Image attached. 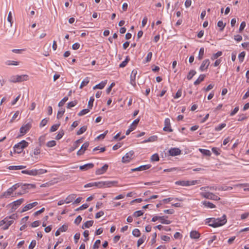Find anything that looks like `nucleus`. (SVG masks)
Instances as JSON below:
<instances>
[{"mask_svg": "<svg viewBox=\"0 0 249 249\" xmlns=\"http://www.w3.org/2000/svg\"><path fill=\"white\" fill-rule=\"evenodd\" d=\"M227 222L226 216L223 215L219 218H208L206 219V223L211 227L216 228L224 225Z\"/></svg>", "mask_w": 249, "mask_h": 249, "instance_id": "f257e3e1", "label": "nucleus"}, {"mask_svg": "<svg viewBox=\"0 0 249 249\" xmlns=\"http://www.w3.org/2000/svg\"><path fill=\"white\" fill-rule=\"evenodd\" d=\"M47 172V170L43 169H32V170H22L21 173L24 174H28L30 176H37L41 174H43Z\"/></svg>", "mask_w": 249, "mask_h": 249, "instance_id": "f03ea898", "label": "nucleus"}, {"mask_svg": "<svg viewBox=\"0 0 249 249\" xmlns=\"http://www.w3.org/2000/svg\"><path fill=\"white\" fill-rule=\"evenodd\" d=\"M29 143L25 140H22L14 146V151L18 154L21 153L23 150L28 146Z\"/></svg>", "mask_w": 249, "mask_h": 249, "instance_id": "7ed1b4c3", "label": "nucleus"}, {"mask_svg": "<svg viewBox=\"0 0 249 249\" xmlns=\"http://www.w3.org/2000/svg\"><path fill=\"white\" fill-rule=\"evenodd\" d=\"M198 181L195 180H178L175 182V184L182 186H189L194 185L197 183Z\"/></svg>", "mask_w": 249, "mask_h": 249, "instance_id": "20e7f679", "label": "nucleus"}, {"mask_svg": "<svg viewBox=\"0 0 249 249\" xmlns=\"http://www.w3.org/2000/svg\"><path fill=\"white\" fill-rule=\"evenodd\" d=\"M201 195L204 198L214 200H219L220 199V198L219 197L211 192L201 193Z\"/></svg>", "mask_w": 249, "mask_h": 249, "instance_id": "39448f33", "label": "nucleus"}, {"mask_svg": "<svg viewBox=\"0 0 249 249\" xmlns=\"http://www.w3.org/2000/svg\"><path fill=\"white\" fill-rule=\"evenodd\" d=\"M116 181H106L98 182L99 188L110 187L115 185L117 183Z\"/></svg>", "mask_w": 249, "mask_h": 249, "instance_id": "423d86ee", "label": "nucleus"}, {"mask_svg": "<svg viewBox=\"0 0 249 249\" xmlns=\"http://www.w3.org/2000/svg\"><path fill=\"white\" fill-rule=\"evenodd\" d=\"M134 154V152L133 150H131L129 152L126 153V154L122 158V162L125 163L129 162L133 159Z\"/></svg>", "mask_w": 249, "mask_h": 249, "instance_id": "0eeeda50", "label": "nucleus"}, {"mask_svg": "<svg viewBox=\"0 0 249 249\" xmlns=\"http://www.w3.org/2000/svg\"><path fill=\"white\" fill-rule=\"evenodd\" d=\"M24 200L23 198H20L10 204L9 205H11L12 212L15 211L24 202Z\"/></svg>", "mask_w": 249, "mask_h": 249, "instance_id": "6e6552de", "label": "nucleus"}, {"mask_svg": "<svg viewBox=\"0 0 249 249\" xmlns=\"http://www.w3.org/2000/svg\"><path fill=\"white\" fill-rule=\"evenodd\" d=\"M36 186L35 184H22L20 183V188L21 191H25V194L28 192V190H29L31 188H35Z\"/></svg>", "mask_w": 249, "mask_h": 249, "instance_id": "1a4fd4ad", "label": "nucleus"}, {"mask_svg": "<svg viewBox=\"0 0 249 249\" xmlns=\"http://www.w3.org/2000/svg\"><path fill=\"white\" fill-rule=\"evenodd\" d=\"M164 127L163 128V130L164 131H168L171 132L173 131V130L171 127L170 121L169 118H166L164 120Z\"/></svg>", "mask_w": 249, "mask_h": 249, "instance_id": "9d476101", "label": "nucleus"}, {"mask_svg": "<svg viewBox=\"0 0 249 249\" xmlns=\"http://www.w3.org/2000/svg\"><path fill=\"white\" fill-rule=\"evenodd\" d=\"M210 62L209 59H207L203 60L200 67H199V70L201 71H203L206 70L208 69L209 66L210 65Z\"/></svg>", "mask_w": 249, "mask_h": 249, "instance_id": "9b49d317", "label": "nucleus"}, {"mask_svg": "<svg viewBox=\"0 0 249 249\" xmlns=\"http://www.w3.org/2000/svg\"><path fill=\"white\" fill-rule=\"evenodd\" d=\"M151 167V165L150 164H146L143 165H141L138 167L131 169V171L132 172L135 171H141L143 170H146L149 169Z\"/></svg>", "mask_w": 249, "mask_h": 249, "instance_id": "f8f14e48", "label": "nucleus"}, {"mask_svg": "<svg viewBox=\"0 0 249 249\" xmlns=\"http://www.w3.org/2000/svg\"><path fill=\"white\" fill-rule=\"evenodd\" d=\"M94 167V164L92 163H87L84 165H80L79 169L82 171H87L90 169H92Z\"/></svg>", "mask_w": 249, "mask_h": 249, "instance_id": "ddd939ff", "label": "nucleus"}, {"mask_svg": "<svg viewBox=\"0 0 249 249\" xmlns=\"http://www.w3.org/2000/svg\"><path fill=\"white\" fill-rule=\"evenodd\" d=\"M31 124L27 123L22 125L20 128V132L22 134H25L31 128Z\"/></svg>", "mask_w": 249, "mask_h": 249, "instance_id": "4468645a", "label": "nucleus"}, {"mask_svg": "<svg viewBox=\"0 0 249 249\" xmlns=\"http://www.w3.org/2000/svg\"><path fill=\"white\" fill-rule=\"evenodd\" d=\"M170 155L176 156L180 154L181 150L178 148H172L169 150Z\"/></svg>", "mask_w": 249, "mask_h": 249, "instance_id": "2eb2a0df", "label": "nucleus"}, {"mask_svg": "<svg viewBox=\"0 0 249 249\" xmlns=\"http://www.w3.org/2000/svg\"><path fill=\"white\" fill-rule=\"evenodd\" d=\"M37 205V202H34L32 203L28 204L25 206L22 209L21 213L25 212L31 209L32 208L35 207Z\"/></svg>", "mask_w": 249, "mask_h": 249, "instance_id": "dca6fc26", "label": "nucleus"}, {"mask_svg": "<svg viewBox=\"0 0 249 249\" xmlns=\"http://www.w3.org/2000/svg\"><path fill=\"white\" fill-rule=\"evenodd\" d=\"M108 165L105 164L102 168L96 170L95 173L96 175H99L105 173L108 169Z\"/></svg>", "mask_w": 249, "mask_h": 249, "instance_id": "f3484780", "label": "nucleus"}, {"mask_svg": "<svg viewBox=\"0 0 249 249\" xmlns=\"http://www.w3.org/2000/svg\"><path fill=\"white\" fill-rule=\"evenodd\" d=\"M89 146V143L86 142L82 144L80 149H79V155L84 154L85 151Z\"/></svg>", "mask_w": 249, "mask_h": 249, "instance_id": "a211bd4d", "label": "nucleus"}, {"mask_svg": "<svg viewBox=\"0 0 249 249\" xmlns=\"http://www.w3.org/2000/svg\"><path fill=\"white\" fill-rule=\"evenodd\" d=\"M107 83V80H105V81H103L101 82H100L99 84L95 85L93 88V89H103L105 87V86L106 85Z\"/></svg>", "mask_w": 249, "mask_h": 249, "instance_id": "6ab92c4d", "label": "nucleus"}, {"mask_svg": "<svg viewBox=\"0 0 249 249\" xmlns=\"http://www.w3.org/2000/svg\"><path fill=\"white\" fill-rule=\"evenodd\" d=\"M200 233L196 231H192L190 232V236L192 239H198L200 237Z\"/></svg>", "mask_w": 249, "mask_h": 249, "instance_id": "aec40b11", "label": "nucleus"}, {"mask_svg": "<svg viewBox=\"0 0 249 249\" xmlns=\"http://www.w3.org/2000/svg\"><path fill=\"white\" fill-rule=\"evenodd\" d=\"M14 191L9 188L6 191L4 192L0 196V198H2L3 197H5L6 198L10 196H11L13 193Z\"/></svg>", "mask_w": 249, "mask_h": 249, "instance_id": "412c9836", "label": "nucleus"}, {"mask_svg": "<svg viewBox=\"0 0 249 249\" xmlns=\"http://www.w3.org/2000/svg\"><path fill=\"white\" fill-rule=\"evenodd\" d=\"M18 78V82H21L23 81H27L29 79V76L27 74H23L21 75H17Z\"/></svg>", "mask_w": 249, "mask_h": 249, "instance_id": "4be33fe9", "label": "nucleus"}, {"mask_svg": "<svg viewBox=\"0 0 249 249\" xmlns=\"http://www.w3.org/2000/svg\"><path fill=\"white\" fill-rule=\"evenodd\" d=\"M202 203L205 207L208 208L212 209L215 208V205L209 201H202Z\"/></svg>", "mask_w": 249, "mask_h": 249, "instance_id": "5701e85b", "label": "nucleus"}, {"mask_svg": "<svg viewBox=\"0 0 249 249\" xmlns=\"http://www.w3.org/2000/svg\"><path fill=\"white\" fill-rule=\"evenodd\" d=\"M137 74V71L135 70H133L132 71L131 75L130 76V83L132 85H135V77Z\"/></svg>", "mask_w": 249, "mask_h": 249, "instance_id": "b1692460", "label": "nucleus"}, {"mask_svg": "<svg viewBox=\"0 0 249 249\" xmlns=\"http://www.w3.org/2000/svg\"><path fill=\"white\" fill-rule=\"evenodd\" d=\"M6 218L7 217H6ZM13 223V221L12 220H10L8 218V219H6V223H5V225L3 226L1 229L3 230H7L10 226H11Z\"/></svg>", "mask_w": 249, "mask_h": 249, "instance_id": "393cba45", "label": "nucleus"}, {"mask_svg": "<svg viewBox=\"0 0 249 249\" xmlns=\"http://www.w3.org/2000/svg\"><path fill=\"white\" fill-rule=\"evenodd\" d=\"M205 77V75L202 74H200L198 78L195 82H194V85H197L199 84L202 81H203L204 80V78Z\"/></svg>", "mask_w": 249, "mask_h": 249, "instance_id": "a878e982", "label": "nucleus"}, {"mask_svg": "<svg viewBox=\"0 0 249 249\" xmlns=\"http://www.w3.org/2000/svg\"><path fill=\"white\" fill-rule=\"evenodd\" d=\"M93 224V220H89L87 221L82 226L81 228L83 229H84L85 228H89L92 226Z\"/></svg>", "mask_w": 249, "mask_h": 249, "instance_id": "bb28decb", "label": "nucleus"}, {"mask_svg": "<svg viewBox=\"0 0 249 249\" xmlns=\"http://www.w3.org/2000/svg\"><path fill=\"white\" fill-rule=\"evenodd\" d=\"M94 186L97 187L99 188L98 182H90L88 184H86L84 186V188H88L92 187H94Z\"/></svg>", "mask_w": 249, "mask_h": 249, "instance_id": "cd10ccee", "label": "nucleus"}, {"mask_svg": "<svg viewBox=\"0 0 249 249\" xmlns=\"http://www.w3.org/2000/svg\"><path fill=\"white\" fill-rule=\"evenodd\" d=\"M76 197V195L72 194L69 196L65 199L66 203H69L72 201Z\"/></svg>", "mask_w": 249, "mask_h": 249, "instance_id": "c85d7f7f", "label": "nucleus"}, {"mask_svg": "<svg viewBox=\"0 0 249 249\" xmlns=\"http://www.w3.org/2000/svg\"><path fill=\"white\" fill-rule=\"evenodd\" d=\"M157 136H152L150 137L148 139L144 140L142 143H146L148 142H152L156 141L157 140Z\"/></svg>", "mask_w": 249, "mask_h": 249, "instance_id": "c756f323", "label": "nucleus"}, {"mask_svg": "<svg viewBox=\"0 0 249 249\" xmlns=\"http://www.w3.org/2000/svg\"><path fill=\"white\" fill-rule=\"evenodd\" d=\"M129 60H130V58H129V56H127L125 58V59L124 61H123L119 65V67L120 68H124V67H125L126 66V65L127 64V63Z\"/></svg>", "mask_w": 249, "mask_h": 249, "instance_id": "7c9ffc66", "label": "nucleus"}, {"mask_svg": "<svg viewBox=\"0 0 249 249\" xmlns=\"http://www.w3.org/2000/svg\"><path fill=\"white\" fill-rule=\"evenodd\" d=\"M89 82V77L85 78L81 82L80 86V88L82 89L84 87L86 86Z\"/></svg>", "mask_w": 249, "mask_h": 249, "instance_id": "2f4dec72", "label": "nucleus"}, {"mask_svg": "<svg viewBox=\"0 0 249 249\" xmlns=\"http://www.w3.org/2000/svg\"><path fill=\"white\" fill-rule=\"evenodd\" d=\"M199 151L204 155L210 156L211 155V151L207 149H199Z\"/></svg>", "mask_w": 249, "mask_h": 249, "instance_id": "473e14b6", "label": "nucleus"}, {"mask_svg": "<svg viewBox=\"0 0 249 249\" xmlns=\"http://www.w3.org/2000/svg\"><path fill=\"white\" fill-rule=\"evenodd\" d=\"M196 74V71L195 70H191L187 76V79L191 80Z\"/></svg>", "mask_w": 249, "mask_h": 249, "instance_id": "72a5a7b5", "label": "nucleus"}, {"mask_svg": "<svg viewBox=\"0 0 249 249\" xmlns=\"http://www.w3.org/2000/svg\"><path fill=\"white\" fill-rule=\"evenodd\" d=\"M222 54V52L221 51H218L215 53H214L211 56V59L213 60L217 59L218 57L220 56Z\"/></svg>", "mask_w": 249, "mask_h": 249, "instance_id": "f704fd0d", "label": "nucleus"}, {"mask_svg": "<svg viewBox=\"0 0 249 249\" xmlns=\"http://www.w3.org/2000/svg\"><path fill=\"white\" fill-rule=\"evenodd\" d=\"M152 161H158L160 160L159 155L157 153L152 155L150 158Z\"/></svg>", "mask_w": 249, "mask_h": 249, "instance_id": "c9c22d12", "label": "nucleus"}, {"mask_svg": "<svg viewBox=\"0 0 249 249\" xmlns=\"http://www.w3.org/2000/svg\"><path fill=\"white\" fill-rule=\"evenodd\" d=\"M226 26V23L224 24L223 21L221 20L217 22V26L220 28V31H222Z\"/></svg>", "mask_w": 249, "mask_h": 249, "instance_id": "e433bc0d", "label": "nucleus"}, {"mask_svg": "<svg viewBox=\"0 0 249 249\" xmlns=\"http://www.w3.org/2000/svg\"><path fill=\"white\" fill-rule=\"evenodd\" d=\"M204 53V48H201L200 49V50H199V54H198V59L199 60H202L203 59Z\"/></svg>", "mask_w": 249, "mask_h": 249, "instance_id": "4c0bfd02", "label": "nucleus"}, {"mask_svg": "<svg viewBox=\"0 0 249 249\" xmlns=\"http://www.w3.org/2000/svg\"><path fill=\"white\" fill-rule=\"evenodd\" d=\"M146 238V237L145 235H143L141 238H140L137 242V246L140 247L144 242Z\"/></svg>", "mask_w": 249, "mask_h": 249, "instance_id": "58836bf2", "label": "nucleus"}, {"mask_svg": "<svg viewBox=\"0 0 249 249\" xmlns=\"http://www.w3.org/2000/svg\"><path fill=\"white\" fill-rule=\"evenodd\" d=\"M132 234L135 237H139L141 235L140 231L138 229H135L132 231Z\"/></svg>", "mask_w": 249, "mask_h": 249, "instance_id": "ea45409f", "label": "nucleus"}, {"mask_svg": "<svg viewBox=\"0 0 249 249\" xmlns=\"http://www.w3.org/2000/svg\"><path fill=\"white\" fill-rule=\"evenodd\" d=\"M160 217H162V218H160L161 220V223L163 224H169L171 223V221L170 220H167L165 219L164 216H160Z\"/></svg>", "mask_w": 249, "mask_h": 249, "instance_id": "a19ab883", "label": "nucleus"}, {"mask_svg": "<svg viewBox=\"0 0 249 249\" xmlns=\"http://www.w3.org/2000/svg\"><path fill=\"white\" fill-rule=\"evenodd\" d=\"M245 54V53L244 52H242L238 55L239 60L240 62H242L243 61Z\"/></svg>", "mask_w": 249, "mask_h": 249, "instance_id": "79ce46f5", "label": "nucleus"}, {"mask_svg": "<svg viewBox=\"0 0 249 249\" xmlns=\"http://www.w3.org/2000/svg\"><path fill=\"white\" fill-rule=\"evenodd\" d=\"M225 126H226V124L222 123V124H219V125H218L217 126L215 127V130L216 131H220V130H222L223 128H224Z\"/></svg>", "mask_w": 249, "mask_h": 249, "instance_id": "37998d69", "label": "nucleus"}, {"mask_svg": "<svg viewBox=\"0 0 249 249\" xmlns=\"http://www.w3.org/2000/svg\"><path fill=\"white\" fill-rule=\"evenodd\" d=\"M60 124H55L52 125L50 128V131L51 132H54L58 128Z\"/></svg>", "mask_w": 249, "mask_h": 249, "instance_id": "c03bdc74", "label": "nucleus"}, {"mask_svg": "<svg viewBox=\"0 0 249 249\" xmlns=\"http://www.w3.org/2000/svg\"><path fill=\"white\" fill-rule=\"evenodd\" d=\"M56 145V142L54 140L50 141L48 142L46 145L49 147H52Z\"/></svg>", "mask_w": 249, "mask_h": 249, "instance_id": "a18cd8bd", "label": "nucleus"}, {"mask_svg": "<svg viewBox=\"0 0 249 249\" xmlns=\"http://www.w3.org/2000/svg\"><path fill=\"white\" fill-rule=\"evenodd\" d=\"M77 104V101L76 100L69 102L67 105V107L71 108L72 107H74Z\"/></svg>", "mask_w": 249, "mask_h": 249, "instance_id": "49530a36", "label": "nucleus"}, {"mask_svg": "<svg viewBox=\"0 0 249 249\" xmlns=\"http://www.w3.org/2000/svg\"><path fill=\"white\" fill-rule=\"evenodd\" d=\"M143 212L142 211L139 210L133 213V216L137 217L143 215Z\"/></svg>", "mask_w": 249, "mask_h": 249, "instance_id": "de8ad7c7", "label": "nucleus"}, {"mask_svg": "<svg viewBox=\"0 0 249 249\" xmlns=\"http://www.w3.org/2000/svg\"><path fill=\"white\" fill-rule=\"evenodd\" d=\"M152 56V53L149 52L145 58V63H148L150 62L151 60V58Z\"/></svg>", "mask_w": 249, "mask_h": 249, "instance_id": "09e8293b", "label": "nucleus"}, {"mask_svg": "<svg viewBox=\"0 0 249 249\" xmlns=\"http://www.w3.org/2000/svg\"><path fill=\"white\" fill-rule=\"evenodd\" d=\"M212 152L216 156L219 155L220 153V149L217 147H213L212 149Z\"/></svg>", "mask_w": 249, "mask_h": 249, "instance_id": "8fccbe9b", "label": "nucleus"}, {"mask_svg": "<svg viewBox=\"0 0 249 249\" xmlns=\"http://www.w3.org/2000/svg\"><path fill=\"white\" fill-rule=\"evenodd\" d=\"M68 97H65L64 98L62 99V100L59 103L58 106L61 107L63 106L65 103L68 101Z\"/></svg>", "mask_w": 249, "mask_h": 249, "instance_id": "3c124183", "label": "nucleus"}, {"mask_svg": "<svg viewBox=\"0 0 249 249\" xmlns=\"http://www.w3.org/2000/svg\"><path fill=\"white\" fill-rule=\"evenodd\" d=\"M65 112V109H61L60 110H59L57 112V119H60L62 116L63 115L64 113Z\"/></svg>", "mask_w": 249, "mask_h": 249, "instance_id": "603ef678", "label": "nucleus"}, {"mask_svg": "<svg viewBox=\"0 0 249 249\" xmlns=\"http://www.w3.org/2000/svg\"><path fill=\"white\" fill-rule=\"evenodd\" d=\"M7 20L8 22L10 23V26H12L13 21L12 20V16L11 12H9L8 13Z\"/></svg>", "mask_w": 249, "mask_h": 249, "instance_id": "864d4df0", "label": "nucleus"}, {"mask_svg": "<svg viewBox=\"0 0 249 249\" xmlns=\"http://www.w3.org/2000/svg\"><path fill=\"white\" fill-rule=\"evenodd\" d=\"M100 244H101L100 240H99V239L97 240L93 246V249H97L99 248Z\"/></svg>", "mask_w": 249, "mask_h": 249, "instance_id": "5fc2aeb1", "label": "nucleus"}, {"mask_svg": "<svg viewBox=\"0 0 249 249\" xmlns=\"http://www.w3.org/2000/svg\"><path fill=\"white\" fill-rule=\"evenodd\" d=\"M89 111V108L84 109L79 112V116H83L88 113Z\"/></svg>", "mask_w": 249, "mask_h": 249, "instance_id": "6e6d98bb", "label": "nucleus"}, {"mask_svg": "<svg viewBox=\"0 0 249 249\" xmlns=\"http://www.w3.org/2000/svg\"><path fill=\"white\" fill-rule=\"evenodd\" d=\"M94 101V99L93 97H91L89 99V100L88 103V107L89 108H91L93 106V102Z\"/></svg>", "mask_w": 249, "mask_h": 249, "instance_id": "4d7b16f0", "label": "nucleus"}, {"mask_svg": "<svg viewBox=\"0 0 249 249\" xmlns=\"http://www.w3.org/2000/svg\"><path fill=\"white\" fill-rule=\"evenodd\" d=\"M68 229V226L66 225H63L61 227H60L58 230L61 232L66 231Z\"/></svg>", "mask_w": 249, "mask_h": 249, "instance_id": "13d9d810", "label": "nucleus"}, {"mask_svg": "<svg viewBox=\"0 0 249 249\" xmlns=\"http://www.w3.org/2000/svg\"><path fill=\"white\" fill-rule=\"evenodd\" d=\"M64 134V133L63 131H60L58 133V134L56 136L55 139L57 140L60 139L63 137Z\"/></svg>", "mask_w": 249, "mask_h": 249, "instance_id": "bf43d9fd", "label": "nucleus"}, {"mask_svg": "<svg viewBox=\"0 0 249 249\" xmlns=\"http://www.w3.org/2000/svg\"><path fill=\"white\" fill-rule=\"evenodd\" d=\"M87 129V126H83L79 129V135L85 132Z\"/></svg>", "mask_w": 249, "mask_h": 249, "instance_id": "052dcab7", "label": "nucleus"}, {"mask_svg": "<svg viewBox=\"0 0 249 249\" xmlns=\"http://www.w3.org/2000/svg\"><path fill=\"white\" fill-rule=\"evenodd\" d=\"M40 222L39 221H35L31 224V227L33 228H35L38 227L40 225Z\"/></svg>", "mask_w": 249, "mask_h": 249, "instance_id": "680f3d73", "label": "nucleus"}, {"mask_svg": "<svg viewBox=\"0 0 249 249\" xmlns=\"http://www.w3.org/2000/svg\"><path fill=\"white\" fill-rule=\"evenodd\" d=\"M181 94H182V90L181 89H179L177 91L175 96H174V98L176 99V98H178L180 97L181 96Z\"/></svg>", "mask_w": 249, "mask_h": 249, "instance_id": "e2e57ef3", "label": "nucleus"}, {"mask_svg": "<svg viewBox=\"0 0 249 249\" xmlns=\"http://www.w3.org/2000/svg\"><path fill=\"white\" fill-rule=\"evenodd\" d=\"M20 183H17L12 186L10 188L14 192L16 191L18 188L20 187Z\"/></svg>", "mask_w": 249, "mask_h": 249, "instance_id": "0e129e2a", "label": "nucleus"}, {"mask_svg": "<svg viewBox=\"0 0 249 249\" xmlns=\"http://www.w3.org/2000/svg\"><path fill=\"white\" fill-rule=\"evenodd\" d=\"M10 220H12L14 221V220H15L18 218V215L16 213H14L10 215V216H7Z\"/></svg>", "mask_w": 249, "mask_h": 249, "instance_id": "69168bd1", "label": "nucleus"}, {"mask_svg": "<svg viewBox=\"0 0 249 249\" xmlns=\"http://www.w3.org/2000/svg\"><path fill=\"white\" fill-rule=\"evenodd\" d=\"M135 129V126H133L130 125V126H129V128L126 131V135H129L130 134V133L131 131H132L133 130H134Z\"/></svg>", "mask_w": 249, "mask_h": 249, "instance_id": "338daca9", "label": "nucleus"}, {"mask_svg": "<svg viewBox=\"0 0 249 249\" xmlns=\"http://www.w3.org/2000/svg\"><path fill=\"white\" fill-rule=\"evenodd\" d=\"M36 240H32L29 246V249H33L34 248V247L36 246Z\"/></svg>", "mask_w": 249, "mask_h": 249, "instance_id": "774afa93", "label": "nucleus"}]
</instances>
